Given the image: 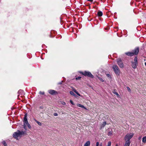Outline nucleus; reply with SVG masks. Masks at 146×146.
I'll return each mask as SVG.
<instances>
[{
  "label": "nucleus",
  "instance_id": "2f4dec72",
  "mask_svg": "<svg viewBox=\"0 0 146 146\" xmlns=\"http://www.w3.org/2000/svg\"><path fill=\"white\" fill-rule=\"evenodd\" d=\"M87 0L88 1H91V2H92L93 1V0Z\"/></svg>",
  "mask_w": 146,
  "mask_h": 146
},
{
  "label": "nucleus",
  "instance_id": "39448f33",
  "mask_svg": "<svg viewBox=\"0 0 146 146\" xmlns=\"http://www.w3.org/2000/svg\"><path fill=\"white\" fill-rule=\"evenodd\" d=\"M82 74L85 76H87L88 77H91V78H93V76L91 74V73L85 71L84 72H81V73Z\"/></svg>",
  "mask_w": 146,
  "mask_h": 146
},
{
  "label": "nucleus",
  "instance_id": "0eeeda50",
  "mask_svg": "<svg viewBox=\"0 0 146 146\" xmlns=\"http://www.w3.org/2000/svg\"><path fill=\"white\" fill-rule=\"evenodd\" d=\"M48 93L52 95H55L58 94V92L54 90H48Z\"/></svg>",
  "mask_w": 146,
  "mask_h": 146
},
{
  "label": "nucleus",
  "instance_id": "f257e3e1",
  "mask_svg": "<svg viewBox=\"0 0 146 146\" xmlns=\"http://www.w3.org/2000/svg\"><path fill=\"white\" fill-rule=\"evenodd\" d=\"M25 131H20L18 130L16 132H14L13 134V137L17 139L18 137L21 136L25 133Z\"/></svg>",
  "mask_w": 146,
  "mask_h": 146
},
{
  "label": "nucleus",
  "instance_id": "2eb2a0df",
  "mask_svg": "<svg viewBox=\"0 0 146 146\" xmlns=\"http://www.w3.org/2000/svg\"><path fill=\"white\" fill-rule=\"evenodd\" d=\"M72 91L75 92L76 94H77L78 96H80V95L78 93V92L74 88L72 90Z\"/></svg>",
  "mask_w": 146,
  "mask_h": 146
},
{
  "label": "nucleus",
  "instance_id": "a878e982",
  "mask_svg": "<svg viewBox=\"0 0 146 146\" xmlns=\"http://www.w3.org/2000/svg\"><path fill=\"white\" fill-rule=\"evenodd\" d=\"M111 142L110 141L108 142L107 146H111Z\"/></svg>",
  "mask_w": 146,
  "mask_h": 146
},
{
  "label": "nucleus",
  "instance_id": "6e6552de",
  "mask_svg": "<svg viewBox=\"0 0 146 146\" xmlns=\"http://www.w3.org/2000/svg\"><path fill=\"white\" fill-rule=\"evenodd\" d=\"M139 51V48H135L133 51V52L134 55H137Z\"/></svg>",
  "mask_w": 146,
  "mask_h": 146
},
{
  "label": "nucleus",
  "instance_id": "20e7f679",
  "mask_svg": "<svg viewBox=\"0 0 146 146\" xmlns=\"http://www.w3.org/2000/svg\"><path fill=\"white\" fill-rule=\"evenodd\" d=\"M112 68L116 74L118 75H119L120 71L117 66L116 65H113L112 66Z\"/></svg>",
  "mask_w": 146,
  "mask_h": 146
},
{
  "label": "nucleus",
  "instance_id": "c756f323",
  "mask_svg": "<svg viewBox=\"0 0 146 146\" xmlns=\"http://www.w3.org/2000/svg\"><path fill=\"white\" fill-rule=\"evenodd\" d=\"M54 116H57L58 115L57 113H54Z\"/></svg>",
  "mask_w": 146,
  "mask_h": 146
},
{
  "label": "nucleus",
  "instance_id": "a211bd4d",
  "mask_svg": "<svg viewBox=\"0 0 146 146\" xmlns=\"http://www.w3.org/2000/svg\"><path fill=\"white\" fill-rule=\"evenodd\" d=\"M34 121L39 125H40V126H41L42 125V123L38 121H37L36 120V119H34Z\"/></svg>",
  "mask_w": 146,
  "mask_h": 146
},
{
  "label": "nucleus",
  "instance_id": "dca6fc26",
  "mask_svg": "<svg viewBox=\"0 0 146 146\" xmlns=\"http://www.w3.org/2000/svg\"><path fill=\"white\" fill-rule=\"evenodd\" d=\"M103 13L101 11H99L98 13V16H101L102 15Z\"/></svg>",
  "mask_w": 146,
  "mask_h": 146
},
{
  "label": "nucleus",
  "instance_id": "aec40b11",
  "mask_svg": "<svg viewBox=\"0 0 146 146\" xmlns=\"http://www.w3.org/2000/svg\"><path fill=\"white\" fill-rule=\"evenodd\" d=\"M96 146H102V143H101L100 145H99V142H97L96 143Z\"/></svg>",
  "mask_w": 146,
  "mask_h": 146
},
{
  "label": "nucleus",
  "instance_id": "5701e85b",
  "mask_svg": "<svg viewBox=\"0 0 146 146\" xmlns=\"http://www.w3.org/2000/svg\"><path fill=\"white\" fill-rule=\"evenodd\" d=\"M113 94L116 95L118 97L119 96V94L116 92L114 91L113 92Z\"/></svg>",
  "mask_w": 146,
  "mask_h": 146
},
{
  "label": "nucleus",
  "instance_id": "7ed1b4c3",
  "mask_svg": "<svg viewBox=\"0 0 146 146\" xmlns=\"http://www.w3.org/2000/svg\"><path fill=\"white\" fill-rule=\"evenodd\" d=\"M133 133H127L124 137V139L125 140H130L133 136Z\"/></svg>",
  "mask_w": 146,
  "mask_h": 146
},
{
  "label": "nucleus",
  "instance_id": "72a5a7b5",
  "mask_svg": "<svg viewBox=\"0 0 146 146\" xmlns=\"http://www.w3.org/2000/svg\"><path fill=\"white\" fill-rule=\"evenodd\" d=\"M116 146H117V144H116Z\"/></svg>",
  "mask_w": 146,
  "mask_h": 146
},
{
  "label": "nucleus",
  "instance_id": "423d86ee",
  "mask_svg": "<svg viewBox=\"0 0 146 146\" xmlns=\"http://www.w3.org/2000/svg\"><path fill=\"white\" fill-rule=\"evenodd\" d=\"M117 64L120 68H123L124 67V64L120 59H118L117 60Z\"/></svg>",
  "mask_w": 146,
  "mask_h": 146
},
{
  "label": "nucleus",
  "instance_id": "6ab92c4d",
  "mask_svg": "<svg viewBox=\"0 0 146 146\" xmlns=\"http://www.w3.org/2000/svg\"><path fill=\"white\" fill-rule=\"evenodd\" d=\"M134 63H136V64H138L137 63V57L136 56L134 58Z\"/></svg>",
  "mask_w": 146,
  "mask_h": 146
},
{
  "label": "nucleus",
  "instance_id": "1a4fd4ad",
  "mask_svg": "<svg viewBox=\"0 0 146 146\" xmlns=\"http://www.w3.org/2000/svg\"><path fill=\"white\" fill-rule=\"evenodd\" d=\"M125 144L124 146H129L131 143L130 140H125Z\"/></svg>",
  "mask_w": 146,
  "mask_h": 146
},
{
  "label": "nucleus",
  "instance_id": "bb28decb",
  "mask_svg": "<svg viewBox=\"0 0 146 146\" xmlns=\"http://www.w3.org/2000/svg\"><path fill=\"white\" fill-rule=\"evenodd\" d=\"M81 78V77H78L76 78V80H80Z\"/></svg>",
  "mask_w": 146,
  "mask_h": 146
},
{
  "label": "nucleus",
  "instance_id": "393cba45",
  "mask_svg": "<svg viewBox=\"0 0 146 146\" xmlns=\"http://www.w3.org/2000/svg\"><path fill=\"white\" fill-rule=\"evenodd\" d=\"M126 88H127V90H128V91L129 92H131V90L130 88L128 86Z\"/></svg>",
  "mask_w": 146,
  "mask_h": 146
},
{
  "label": "nucleus",
  "instance_id": "4be33fe9",
  "mask_svg": "<svg viewBox=\"0 0 146 146\" xmlns=\"http://www.w3.org/2000/svg\"><path fill=\"white\" fill-rule=\"evenodd\" d=\"M70 94L71 95H72L73 96H76V95L72 91H70Z\"/></svg>",
  "mask_w": 146,
  "mask_h": 146
},
{
  "label": "nucleus",
  "instance_id": "f3484780",
  "mask_svg": "<svg viewBox=\"0 0 146 146\" xmlns=\"http://www.w3.org/2000/svg\"><path fill=\"white\" fill-rule=\"evenodd\" d=\"M142 142L144 143H146V136L142 138Z\"/></svg>",
  "mask_w": 146,
  "mask_h": 146
},
{
  "label": "nucleus",
  "instance_id": "412c9836",
  "mask_svg": "<svg viewBox=\"0 0 146 146\" xmlns=\"http://www.w3.org/2000/svg\"><path fill=\"white\" fill-rule=\"evenodd\" d=\"M2 143L4 146H7V144L5 141H3Z\"/></svg>",
  "mask_w": 146,
  "mask_h": 146
},
{
  "label": "nucleus",
  "instance_id": "9b49d317",
  "mask_svg": "<svg viewBox=\"0 0 146 146\" xmlns=\"http://www.w3.org/2000/svg\"><path fill=\"white\" fill-rule=\"evenodd\" d=\"M107 123L106 121H104L103 122L102 124H101L100 126V129H101L103 128H104V126L106 125Z\"/></svg>",
  "mask_w": 146,
  "mask_h": 146
},
{
  "label": "nucleus",
  "instance_id": "473e14b6",
  "mask_svg": "<svg viewBox=\"0 0 146 146\" xmlns=\"http://www.w3.org/2000/svg\"><path fill=\"white\" fill-rule=\"evenodd\" d=\"M145 65L146 66V62H145Z\"/></svg>",
  "mask_w": 146,
  "mask_h": 146
},
{
  "label": "nucleus",
  "instance_id": "cd10ccee",
  "mask_svg": "<svg viewBox=\"0 0 146 146\" xmlns=\"http://www.w3.org/2000/svg\"><path fill=\"white\" fill-rule=\"evenodd\" d=\"M70 102L71 103V104H72L73 105H74V104L73 102L71 100H70Z\"/></svg>",
  "mask_w": 146,
  "mask_h": 146
},
{
  "label": "nucleus",
  "instance_id": "c85d7f7f",
  "mask_svg": "<svg viewBox=\"0 0 146 146\" xmlns=\"http://www.w3.org/2000/svg\"><path fill=\"white\" fill-rule=\"evenodd\" d=\"M64 80V79H63V80L62 81V82H59L58 83V84H62V83L63 82V80Z\"/></svg>",
  "mask_w": 146,
  "mask_h": 146
},
{
  "label": "nucleus",
  "instance_id": "7c9ffc66",
  "mask_svg": "<svg viewBox=\"0 0 146 146\" xmlns=\"http://www.w3.org/2000/svg\"><path fill=\"white\" fill-rule=\"evenodd\" d=\"M40 108L41 109H43V106H40Z\"/></svg>",
  "mask_w": 146,
  "mask_h": 146
},
{
  "label": "nucleus",
  "instance_id": "4468645a",
  "mask_svg": "<svg viewBox=\"0 0 146 146\" xmlns=\"http://www.w3.org/2000/svg\"><path fill=\"white\" fill-rule=\"evenodd\" d=\"M90 142L89 141H87L84 144V146H90Z\"/></svg>",
  "mask_w": 146,
  "mask_h": 146
},
{
  "label": "nucleus",
  "instance_id": "9d476101",
  "mask_svg": "<svg viewBox=\"0 0 146 146\" xmlns=\"http://www.w3.org/2000/svg\"><path fill=\"white\" fill-rule=\"evenodd\" d=\"M125 54L128 56H132L134 55L133 52H127L125 53Z\"/></svg>",
  "mask_w": 146,
  "mask_h": 146
},
{
  "label": "nucleus",
  "instance_id": "f03ea898",
  "mask_svg": "<svg viewBox=\"0 0 146 146\" xmlns=\"http://www.w3.org/2000/svg\"><path fill=\"white\" fill-rule=\"evenodd\" d=\"M27 113H26L24 117L23 122L24 125H26L29 129H30L31 128V126L28 123L27 118Z\"/></svg>",
  "mask_w": 146,
  "mask_h": 146
},
{
  "label": "nucleus",
  "instance_id": "b1692460",
  "mask_svg": "<svg viewBox=\"0 0 146 146\" xmlns=\"http://www.w3.org/2000/svg\"><path fill=\"white\" fill-rule=\"evenodd\" d=\"M39 93L40 94L43 95L44 94V92H42L41 91H40Z\"/></svg>",
  "mask_w": 146,
  "mask_h": 146
},
{
  "label": "nucleus",
  "instance_id": "ddd939ff",
  "mask_svg": "<svg viewBox=\"0 0 146 146\" xmlns=\"http://www.w3.org/2000/svg\"><path fill=\"white\" fill-rule=\"evenodd\" d=\"M137 65V64H136V63L133 62L132 64V66L133 68L134 69H135L136 68V66Z\"/></svg>",
  "mask_w": 146,
  "mask_h": 146
},
{
  "label": "nucleus",
  "instance_id": "f8f14e48",
  "mask_svg": "<svg viewBox=\"0 0 146 146\" xmlns=\"http://www.w3.org/2000/svg\"><path fill=\"white\" fill-rule=\"evenodd\" d=\"M76 106H78V107H80L81 108H84L86 110V108L84 107V106L80 104H76Z\"/></svg>",
  "mask_w": 146,
  "mask_h": 146
}]
</instances>
